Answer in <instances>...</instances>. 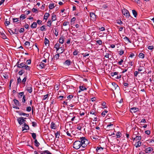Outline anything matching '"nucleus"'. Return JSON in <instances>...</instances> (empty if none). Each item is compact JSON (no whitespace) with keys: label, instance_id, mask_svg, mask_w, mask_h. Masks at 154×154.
<instances>
[{"label":"nucleus","instance_id":"obj_1","mask_svg":"<svg viewBox=\"0 0 154 154\" xmlns=\"http://www.w3.org/2000/svg\"><path fill=\"white\" fill-rule=\"evenodd\" d=\"M80 140H79V141L81 143L82 148H84L86 147L89 143L88 140L84 137H81Z\"/></svg>","mask_w":154,"mask_h":154},{"label":"nucleus","instance_id":"obj_2","mask_svg":"<svg viewBox=\"0 0 154 154\" xmlns=\"http://www.w3.org/2000/svg\"><path fill=\"white\" fill-rule=\"evenodd\" d=\"M73 147L76 149H78L80 148H82V145L79 141H76L74 143Z\"/></svg>","mask_w":154,"mask_h":154},{"label":"nucleus","instance_id":"obj_3","mask_svg":"<svg viewBox=\"0 0 154 154\" xmlns=\"http://www.w3.org/2000/svg\"><path fill=\"white\" fill-rule=\"evenodd\" d=\"M24 119H26V118H23V117H20L18 118L17 120L19 124L20 125H21L24 123V122L26 121Z\"/></svg>","mask_w":154,"mask_h":154},{"label":"nucleus","instance_id":"obj_4","mask_svg":"<svg viewBox=\"0 0 154 154\" xmlns=\"http://www.w3.org/2000/svg\"><path fill=\"white\" fill-rule=\"evenodd\" d=\"M122 13L123 14L127 17L129 18L130 15L128 11L126 9H124L122 10Z\"/></svg>","mask_w":154,"mask_h":154},{"label":"nucleus","instance_id":"obj_5","mask_svg":"<svg viewBox=\"0 0 154 154\" xmlns=\"http://www.w3.org/2000/svg\"><path fill=\"white\" fill-rule=\"evenodd\" d=\"M20 60H19L17 62V63L16 65L17 66L18 68H24V66H25V64L23 63H22L20 64L19 63L20 62Z\"/></svg>","mask_w":154,"mask_h":154},{"label":"nucleus","instance_id":"obj_6","mask_svg":"<svg viewBox=\"0 0 154 154\" xmlns=\"http://www.w3.org/2000/svg\"><path fill=\"white\" fill-rule=\"evenodd\" d=\"M63 26H67L66 29L65 30V31H66L69 29L70 27V25L69 22L66 21L64 22L63 23Z\"/></svg>","mask_w":154,"mask_h":154},{"label":"nucleus","instance_id":"obj_7","mask_svg":"<svg viewBox=\"0 0 154 154\" xmlns=\"http://www.w3.org/2000/svg\"><path fill=\"white\" fill-rule=\"evenodd\" d=\"M90 16L91 17V20L93 21H95L96 20V15L94 13H90Z\"/></svg>","mask_w":154,"mask_h":154},{"label":"nucleus","instance_id":"obj_8","mask_svg":"<svg viewBox=\"0 0 154 154\" xmlns=\"http://www.w3.org/2000/svg\"><path fill=\"white\" fill-rule=\"evenodd\" d=\"M153 150V149L152 147H149L146 148L145 149V152L146 153H151Z\"/></svg>","mask_w":154,"mask_h":154},{"label":"nucleus","instance_id":"obj_9","mask_svg":"<svg viewBox=\"0 0 154 154\" xmlns=\"http://www.w3.org/2000/svg\"><path fill=\"white\" fill-rule=\"evenodd\" d=\"M23 127H22V131L27 130L29 129V126L25 123H24L23 125Z\"/></svg>","mask_w":154,"mask_h":154},{"label":"nucleus","instance_id":"obj_10","mask_svg":"<svg viewBox=\"0 0 154 154\" xmlns=\"http://www.w3.org/2000/svg\"><path fill=\"white\" fill-rule=\"evenodd\" d=\"M32 85H30L26 88V90L29 93H31L32 92Z\"/></svg>","mask_w":154,"mask_h":154},{"label":"nucleus","instance_id":"obj_11","mask_svg":"<svg viewBox=\"0 0 154 154\" xmlns=\"http://www.w3.org/2000/svg\"><path fill=\"white\" fill-rule=\"evenodd\" d=\"M103 149V148L102 147L97 146L96 148V150L97 152L99 153L101 152Z\"/></svg>","mask_w":154,"mask_h":154},{"label":"nucleus","instance_id":"obj_12","mask_svg":"<svg viewBox=\"0 0 154 154\" xmlns=\"http://www.w3.org/2000/svg\"><path fill=\"white\" fill-rule=\"evenodd\" d=\"M130 111L131 112H135L139 111V109L137 107H133L130 109Z\"/></svg>","mask_w":154,"mask_h":154},{"label":"nucleus","instance_id":"obj_13","mask_svg":"<svg viewBox=\"0 0 154 154\" xmlns=\"http://www.w3.org/2000/svg\"><path fill=\"white\" fill-rule=\"evenodd\" d=\"M137 142L134 144V145L135 146L136 148H138L139 147L142 143L140 141H136Z\"/></svg>","mask_w":154,"mask_h":154},{"label":"nucleus","instance_id":"obj_14","mask_svg":"<svg viewBox=\"0 0 154 154\" xmlns=\"http://www.w3.org/2000/svg\"><path fill=\"white\" fill-rule=\"evenodd\" d=\"M13 101H14L15 104L16 106H20V103L19 101L16 99L15 98H14L13 99Z\"/></svg>","mask_w":154,"mask_h":154},{"label":"nucleus","instance_id":"obj_15","mask_svg":"<svg viewBox=\"0 0 154 154\" xmlns=\"http://www.w3.org/2000/svg\"><path fill=\"white\" fill-rule=\"evenodd\" d=\"M141 137L140 136H136L135 138L133 139V140H135L136 141H140L141 140Z\"/></svg>","mask_w":154,"mask_h":154},{"label":"nucleus","instance_id":"obj_16","mask_svg":"<svg viewBox=\"0 0 154 154\" xmlns=\"http://www.w3.org/2000/svg\"><path fill=\"white\" fill-rule=\"evenodd\" d=\"M37 23L35 22H34L30 26L32 28H35L37 27Z\"/></svg>","mask_w":154,"mask_h":154},{"label":"nucleus","instance_id":"obj_17","mask_svg":"<svg viewBox=\"0 0 154 154\" xmlns=\"http://www.w3.org/2000/svg\"><path fill=\"white\" fill-rule=\"evenodd\" d=\"M60 44L59 43H57L54 46V48L56 49L57 51H58L60 48H59Z\"/></svg>","mask_w":154,"mask_h":154},{"label":"nucleus","instance_id":"obj_18","mask_svg":"<svg viewBox=\"0 0 154 154\" xmlns=\"http://www.w3.org/2000/svg\"><path fill=\"white\" fill-rule=\"evenodd\" d=\"M17 112L19 114L20 116H25L27 117L29 116V114H26L24 112L20 113L19 112Z\"/></svg>","mask_w":154,"mask_h":154},{"label":"nucleus","instance_id":"obj_19","mask_svg":"<svg viewBox=\"0 0 154 154\" xmlns=\"http://www.w3.org/2000/svg\"><path fill=\"white\" fill-rule=\"evenodd\" d=\"M79 88L80 91H79V92L81 91H83L85 90H86L87 88H86L85 86H81L79 87Z\"/></svg>","mask_w":154,"mask_h":154},{"label":"nucleus","instance_id":"obj_20","mask_svg":"<svg viewBox=\"0 0 154 154\" xmlns=\"http://www.w3.org/2000/svg\"><path fill=\"white\" fill-rule=\"evenodd\" d=\"M51 128L52 129H55L56 128V126L53 122H52L51 124Z\"/></svg>","mask_w":154,"mask_h":154},{"label":"nucleus","instance_id":"obj_21","mask_svg":"<svg viewBox=\"0 0 154 154\" xmlns=\"http://www.w3.org/2000/svg\"><path fill=\"white\" fill-rule=\"evenodd\" d=\"M63 36H61L60 38L59 39V43L61 44L63 43L64 42V38Z\"/></svg>","mask_w":154,"mask_h":154},{"label":"nucleus","instance_id":"obj_22","mask_svg":"<svg viewBox=\"0 0 154 154\" xmlns=\"http://www.w3.org/2000/svg\"><path fill=\"white\" fill-rule=\"evenodd\" d=\"M49 15L50 14H49V13H46L45 14V15L44 16V19L46 20L48 19V17L49 16Z\"/></svg>","mask_w":154,"mask_h":154},{"label":"nucleus","instance_id":"obj_23","mask_svg":"<svg viewBox=\"0 0 154 154\" xmlns=\"http://www.w3.org/2000/svg\"><path fill=\"white\" fill-rule=\"evenodd\" d=\"M54 3H51L50 4L49 6V9L50 10L54 8Z\"/></svg>","mask_w":154,"mask_h":154},{"label":"nucleus","instance_id":"obj_24","mask_svg":"<svg viewBox=\"0 0 154 154\" xmlns=\"http://www.w3.org/2000/svg\"><path fill=\"white\" fill-rule=\"evenodd\" d=\"M49 40L46 38L45 39V45L47 46V45H49Z\"/></svg>","mask_w":154,"mask_h":154},{"label":"nucleus","instance_id":"obj_25","mask_svg":"<svg viewBox=\"0 0 154 154\" xmlns=\"http://www.w3.org/2000/svg\"><path fill=\"white\" fill-rule=\"evenodd\" d=\"M91 139L95 140H97L99 138V137L97 136H93L91 137Z\"/></svg>","mask_w":154,"mask_h":154},{"label":"nucleus","instance_id":"obj_26","mask_svg":"<svg viewBox=\"0 0 154 154\" xmlns=\"http://www.w3.org/2000/svg\"><path fill=\"white\" fill-rule=\"evenodd\" d=\"M132 14L135 17H136L137 15V13L136 11L134 10H132Z\"/></svg>","mask_w":154,"mask_h":154},{"label":"nucleus","instance_id":"obj_27","mask_svg":"<svg viewBox=\"0 0 154 154\" xmlns=\"http://www.w3.org/2000/svg\"><path fill=\"white\" fill-rule=\"evenodd\" d=\"M71 63V62L70 60H66L65 62L64 63V64L67 65L68 66H69L70 65Z\"/></svg>","mask_w":154,"mask_h":154},{"label":"nucleus","instance_id":"obj_28","mask_svg":"<svg viewBox=\"0 0 154 154\" xmlns=\"http://www.w3.org/2000/svg\"><path fill=\"white\" fill-rule=\"evenodd\" d=\"M35 145L36 146L38 147L40 145V143L38 142L36 139H35L34 140Z\"/></svg>","mask_w":154,"mask_h":154},{"label":"nucleus","instance_id":"obj_29","mask_svg":"<svg viewBox=\"0 0 154 154\" xmlns=\"http://www.w3.org/2000/svg\"><path fill=\"white\" fill-rule=\"evenodd\" d=\"M45 66V64L42 62H41L39 63V66L40 67V68L41 69H42L44 68V67Z\"/></svg>","mask_w":154,"mask_h":154},{"label":"nucleus","instance_id":"obj_30","mask_svg":"<svg viewBox=\"0 0 154 154\" xmlns=\"http://www.w3.org/2000/svg\"><path fill=\"white\" fill-rule=\"evenodd\" d=\"M118 72H112L110 73V75L112 77H114L115 75H116L118 74Z\"/></svg>","mask_w":154,"mask_h":154},{"label":"nucleus","instance_id":"obj_31","mask_svg":"<svg viewBox=\"0 0 154 154\" xmlns=\"http://www.w3.org/2000/svg\"><path fill=\"white\" fill-rule=\"evenodd\" d=\"M52 20L54 21L56 20V15L55 14H53L52 16Z\"/></svg>","mask_w":154,"mask_h":154},{"label":"nucleus","instance_id":"obj_32","mask_svg":"<svg viewBox=\"0 0 154 154\" xmlns=\"http://www.w3.org/2000/svg\"><path fill=\"white\" fill-rule=\"evenodd\" d=\"M19 18H13L12 20L14 23L18 22L19 20Z\"/></svg>","mask_w":154,"mask_h":154},{"label":"nucleus","instance_id":"obj_33","mask_svg":"<svg viewBox=\"0 0 154 154\" xmlns=\"http://www.w3.org/2000/svg\"><path fill=\"white\" fill-rule=\"evenodd\" d=\"M108 112L107 110H105L104 111H103L101 113V115L103 117H104L106 115V113Z\"/></svg>","mask_w":154,"mask_h":154},{"label":"nucleus","instance_id":"obj_34","mask_svg":"<svg viewBox=\"0 0 154 154\" xmlns=\"http://www.w3.org/2000/svg\"><path fill=\"white\" fill-rule=\"evenodd\" d=\"M48 150H45V151H39V152L41 154H47L48 152Z\"/></svg>","mask_w":154,"mask_h":154},{"label":"nucleus","instance_id":"obj_35","mask_svg":"<svg viewBox=\"0 0 154 154\" xmlns=\"http://www.w3.org/2000/svg\"><path fill=\"white\" fill-rule=\"evenodd\" d=\"M139 57L140 58L143 59L144 57V54L142 53H140L139 55Z\"/></svg>","mask_w":154,"mask_h":154},{"label":"nucleus","instance_id":"obj_36","mask_svg":"<svg viewBox=\"0 0 154 154\" xmlns=\"http://www.w3.org/2000/svg\"><path fill=\"white\" fill-rule=\"evenodd\" d=\"M47 25L48 26L50 27L51 25V21L50 20H49L47 22Z\"/></svg>","mask_w":154,"mask_h":154},{"label":"nucleus","instance_id":"obj_37","mask_svg":"<svg viewBox=\"0 0 154 154\" xmlns=\"http://www.w3.org/2000/svg\"><path fill=\"white\" fill-rule=\"evenodd\" d=\"M1 36L4 39L7 38V37H6V35L4 33H1Z\"/></svg>","mask_w":154,"mask_h":154},{"label":"nucleus","instance_id":"obj_38","mask_svg":"<svg viewBox=\"0 0 154 154\" xmlns=\"http://www.w3.org/2000/svg\"><path fill=\"white\" fill-rule=\"evenodd\" d=\"M55 134L56 137L58 138H59V136L60 135V132L59 131H57Z\"/></svg>","mask_w":154,"mask_h":154},{"label":"nucleus","instance_id":"obj_39","mask_svg":"<svg viewBox=\"0 0 154 154\" xmlns=\"http://www.w3.org/2000/svg\"><path fill=\"white\" fill-rule=\"evenodd\" d=\"M24 73V71L23 70H21L18 72L19 75H22Z\"/></svg>","mask_w":154,"mask_h":154},{"label":"nucleus","instance_id":"obj_40","mask_svg":"<svg viewBox=\"0 0 154 154\" xmlns=\"http://www.w3.org/2000/svg\"><path fill=\"white\" fill-rule=\"evenodd\" d=\"M20 20H23L25 19L26 17H25V15L24 14H22L21 15L20 17Z\"/></svg>","mask_w":154,"mask_h":154},{"label":"nucleus","instance_id":"obj_41","mask_svg":"<svg viewBox=\"0 0 154 154\" xmlns=\"http://www.w3.org/2000/svg\"><path fill=\"white\" fill-rule=\"evenodd\" d=\"M113 125V124H112L111 123H109V124L108 125H107V128L110 129V127H112Z\"/></svg>","mask_w":154,"mask_h":154},{"label":"nucleus","instance_id":"obj_42","mask_svg":"<svg viewBox=\"0 0 154 154\" xmlns=\"http://www.w3.org/2000/svg\"><path fill=\"white\" fill-rule=\"evenodd\" d=\"M32 134V136L33 138L35 140V139H36V134L35 133H31Z\"/></svg>","mask_w":154,"mask_h":154},{"label":"nucleus","instance_id":"obj_43","mask_svg":"<svg viewBox=\"0 0 154 154\" xmlns=\"http://www.w3.org/2000/svg\"><path fill=\"white\" fill-rule=\"evenodd\" d=\"M125 41H127L129 43H131V41L127 37H125L123 38Z\"/></svg>","mask_w":154,"mask_h":154},{"label":"nucleus","instance_id":"obj_44","mask_svg":"<svg viewBox=\"0 0 154 154\" xmlns=\"http://www.w3.org/2000/svg\"><path fill=\"white\" fill-rule=\"evenodd\" d=\"M45 25H44L43 26H42L41 27H40V30L41 31H45L46 30V29L45 28Z\"/></svg>","mask_w":154,"mask_h":154},{"label":"nucleus","instance_id":"obj_45","mask_svg":"<svg viewBox=\"0 0 154 154\" xmlns=\"http://www.w3.org/2000/svg\"><path fill=\"white\" fill-rule=\"evenodd\" d=\"M24 67L26 70H29L30 69V66L26 65H25V66H24Z\"/></svg>","mask_w":154,"mask_h":154},{"label":"nucleus","instance_id":"obj_46","mask_svg":"<svg viewBox=\"0 0 154 154\" xmlns=\"http://www.w3.org/2000/svg\"><path fill=\"white\" fill-rule=\"evenodd\" d=\"M96 42L97 43L99 44V45H101L102 43V41L101 40H99L97 41Z\"/></svg>","mask_w":154,"mask_h":154},{"label":"nucleus","instance_id":"obj_47","mask_svg":"<svg viewBox=\"0 0 154 154\" xmlns=\"http://www.w3.org/2000/svg\"><path fill=\"white\" fill-rule=\"evenodd\" d=\"M26 97L25 95H23V98L22 99V101L23 103H25L26 102Z\"/></svg>","mask_w":154,"mask_h":154},{"label":"nucleus","instance_id":"obj_48","mask_svg":"<svg viewBox=\"0 0 154 154\" xmlns=\"http://www.w3.org/2000/svg\"><path fill=\"white\" fill-rule=\"evenodd\" d=\"M112 84L115 87V89H116L117 87H119L118 85L114 82L112 83Z\"/></svg>","mask_w":154,"mask_h":154},{"label":"nucleus","instance_id":"obj_49","mask_svg":"<svg viewBox=\"0 0 154 154\" xmlns=\"http://www.w3.org/2000/svg\"><path fill=\"white\" fill-rule=\"evenodd\" d=\"M79 52L78 51H77V50H75L73 52V55H76L78 54V53Z\"/></svg>","mask_w":154,"mask_h":154},{"label":"nucleus","instance_id":"obj_50","mask_svg":"<svg viewBox=\"0 0 154 154\" xmlns=\"http://www.w3.org/2000/svg\"><path fill=\"white\" fill-rule=\"evenodd\" d=\"M143 67H142L141 66H140L138 69V71L139 72H141L143 70Z\"/></svg>","mask_w":154,"mask_h":154},{"label":"nucleus","instance_id":"obj_51","mask_svg":"<svg viewBox=\"0 0 154 154\" xmlns=\"http://www.w3.org/2000/svg\"><path fill=\"white\" fill-rule=\"evenodd\" d=\"M7 19H6V20L5 21V24L6 26H8L10 24V22L9 21H7Z\"/></svg>","mask_w":154,"mask_h":154},{"label":"nucleus","instance_id":"obj_52","mask_svg":"<svg viewBox=\"0 0 154 154\" xmlns=\"http://www.w3.org/2000/svg\"><path fill=\"white\" fill-rule=\"evenodd\" d=\"M27 79V77H25L22 80V82L23 84H25V82L26 81V80Z\"/></svg>","mask_w":154,"mask_h":154},{"label":"nucleus","instance_id":"obj_53","mask_svg":"<svg viewBox=\"0 0 154 154\" xmlns=\"http://www.w3.org/2000/svg\"><path fill=\"white\" fill-rule=\"evenodd\" d=\"M32 125L33 127H35L37 126V123L35 122H32Z\"/></svg>","mask_w":154,"mask_h":154},{"label":"nucleus","instance_id":"obj_54","mask_svg":"<svg viewBox=\"0 0 154 154\" xmlns=\"http://www.w3.org/2000/svg\"><path fill=\"white\" fill-rule=\"evenodd\" d=\"M121 75H115V79H120L121 78Z\"/></svg>","mask_w":154,"mask_h":154},{"label":"nucleus","instance_id":"obj_55","mask_svg":"<svg viewBox=\"0 0 154 154\" xmlns=\"http://www.w3.org/2000/svg\"><path fill=\"white\" fill-rule=\"evenodd\" d=\"M18 94L19 96H20V98H21L22 96L23 97V95H24V92H20L18 93Z\"/></svg>","mask_w":154,"mask_h":154},{"label":"nucleus","instance_id":"obj_56","mask_svg":"<svg viewBox=\"0 0 154 154\" xmlns=\"http://www.w3.org/2000/svg\"><path fill=\"white\" fill-rule=\"evenodd\" d=\"M26 111L28 112H29L31 110V108L30 106H28L26 108Z\"/></svg>","mask_w":154,"mask_h":154},{"label":"nucleus","instance_id":"obj_57","mask_svg":"<svg viewBox=\"0 0 154 154\" xmlns=\"http://www.w3.org/2000/svg\"><path fill=\"white\" fill-rule=\"evenodd\" d=\"M119 54L120 55H122L124 53V51L123 50H121L119 51Z\"/></svg>","mask_w":154,"mask_h":154},{"label":"nucleus","instance_id":"obj_58","mask_svg":"<svg viewBox=\"0 0 154 154\" xmlns=\"http://www.w3.org/2000/svg\"><path fill=\"white\" fill-rule=\"evenodd\" d=\"M24 44L25 45L27 46L28 47H29L30 46V43L28 41L26 42Z\"/></svg>","mask_w":154,"mask_h":154},{"label":"nucleus","instance_id":"obj_59","mask_svg":"<svg viewBox=\"0 0 154 154\" xmlns=\"http://www.w3.org/2000/svg\"><path fill=\"white\" fill-rule=\"evenodd\" d=\"M3 76L6 79H8V75L7 74H5L3 75Z\"/></svg>","mask_w":154,"mask_h":154},{"label":"nucleus","instance_id":"obj_60","mask_svg":"<svg viewBox=\"0 0 154 154\" xmlns=\"http://www.w3.org/2000/svg\"><path fill=\"white\" fill-rule=\"evenodd\" d=\"M21 82V80L20 77L18 78L17 79V83H20Z\"/></svg>","mask_w":154,"mask_h":154},{"label":"nucleus","instance_id":"obj_61","mask_svg":"<svg viewBox=\"0 0 154 154\" xmlns=\"http://www.w3.org/2000/svg\"><path fill=\"white\" fill-rule=\"evenodd\" d=\"M106 103L105 102H103L102 104V107L103 108H106L107 107H106Z\"/></svg>","mask_w":154,"mask_h":154},{"label":"nucleus","instance_id":"obj_62","mask_svg":"<svg viewBox=\"0 0 154 154\" xmlns=\"http://www.w3.org/2000/svg\"><path fill=\"white\" fill-rule=\"evenodd\" d=\"M148 48L149 50H152L154 49V47L153 46H149L148 47Z\"/></svg>","mask_w":154,"mask_h":154},{"label":"nucleus","instance_id":"obj_63","mask_svg":"<svg viewBox=\"0 0 154 154\" xmlns=\"http://www.w3.org/2000/svg\"><path fill=\"white\" fill-rule=\"evenodd\" d=\"M123 62V60L122 59H120V60L118 62V64L119 65H121Z\"/></svg>","mask_w":154,"mask_h":154},{"label":"nucleus","instance_id":"obj_64","mask_svg":"<svg viewBox=\"0 0 154 154\" xmlns=\"http://www.w3.org/2000/svg\"><path fill=\"white\" fill-rule=\"evenodd\" d=\"M24 29L23 28H21L19 30V32L20 33H22L24 32Z\"/></svg>","mask_w":154,"mask_h":154}]
</instances>
